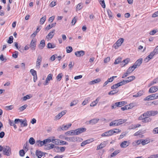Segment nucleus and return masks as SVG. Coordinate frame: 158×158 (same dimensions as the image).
<instances>
[{"instance_id": "f257e3e1", "label": "nucleus", "mask_w": 158, "mask_h": 158, "mask_svg": "<svg viewBox=\"0 0 158 158\" xmlns=\"http://www.w3.org/2000/svg\"><path fill=\"white\" fill-rule=\"evenodd\" d=\"M158 53V45L154 49V50L150 53L144 60L146 62H148L152 58L153 56Z\"/></svg>"}, {"instance_id": "f03ea898", "label": "nucleus", "mask_w": 158, "mask_h": 158, "mask_svg": "<svg viewBox=\"0 0 158 158\" xmlns=\"http://www.w3.org/2000/svg\"><path fill=\"white\" fill-rule=\"evenodd\" d=\"M86 129L85 128H80L75 130H72L71 131V135H74L80 134L85 131Z\"/></svg>"}, {"instance_id": "7ed1b4c3", "label": "nucleus", "mask_w": 158, "mask_h": 158, "mask_svg": "<svg viewBox=\"0 0 158 158\" xmlns=\"http://www.w3.org/2000/svg\"><path fill=\"white\" fill-rule=\"evenodd\" d=\"M3 154L5 155L9 156L11 154V149L8 146H4L3 150Z\"/></svg>"}, {"instance_id": "20e7f679", "label": "nucleus", "mask_w": 158, "mask_h": 158, "mask_svg": "<svg viewBox=\"0 0 158 158\" xmlns=\"http://www.w3.org/2000/svg\"><path fill=\"white\" fill-rule=\"evenodd\" d=\"M65 139L68 141L72 142H75L78 141H80L81 140H82L81 138L76 136H72L70 137H66L65 138Z\"/></svg>"}, {"instance_id": "39448f33", "label": "nucleus", "mask_w": 158, "mask_h": 158, "mask_svg": "<svg viewBox=\"0 0 158 158\" xmlns=\"http://www.w3.org/2000/svg\"><path fill=\"white\" fill-rule=\"evenodd\" d=\"M158 98V93H157L147 96L143 100L144 101L152 100Z\"/></svg>"}, {"instance_id": "423d86ee", "label": "nucleus", "mask_w": 158, "mask_h": 158, "mask_svg": "<svg viewBox=\"0 0 158 158\" xmlns=\"http://www.w3.org/2000/svg\"><path fill=\"white\" fill-rule=\"evenodd\" d=\"M42 61V57L40 55L38 56L37 61L36 63L35 68L36 69H39Z\"/></svg>"}, {"instance_id": "0eeeda50", "label": "nucleus", "mask_w": 158, "mask_h": 158, "mask_svg": "<svg viewBox=\"0 0 158 158\" xmlns=\"http://www.w3.org/2000/svg\"><path fill=\"white\" fill-rule=\"evenodd\" d=\"M124 40V39L123 38H121L118 39L114 45V48L116 49L118 47L120 46L123 42Z\"/></svg>"}, {"instance_id": "6e6552de", "label": "nucleus", "mask_w": 158, "mask_h": 158, "mask_svg": "<svg viewBox=\"0 0 158 158\" xmlns=\"http://www.w3.org/2000/svg\"><path fill=\"white\" fill-rule=\"evenodd\" d=\"M114 132H115L114 131H113L112 130H110L102 133L101 135V136L102 137L110 136L113 135L114 133Z\"/></svg>"}, {"instance_id": "1a4fd4ad", "label": "nucleus", "mask_w": 158, "mask_h": 158, "mask_svg": "<svg viewBox=\"0 0 158 158\" xmlns=\"http://www.w3.org/2000/svg\"><path fill=\"white\" fill-rule=\"evenodd\" d=\"M36 43V42L35 40L33 39L31 40L29 44V47L31 50H35Z\"/></svg>"}, {"instance_id": "9d476101", "label": "nucleus", "mask_w": 158, "mask_h": 158, "mask_svg": "<svg viewBox=\"0 0 158 158\" xmlns=\"http://www.w3.org/2000/svg\"><path fill=\"white\" fill-rule=\"evenodd\" d=\"M45 146L46 147V149L47 150H50L54 148H56L57 150H59V147L54 146V145L52 144L46 145Z\"/></svg>"}, {"instance_id": "9b49d317", "label": "nucleus", "mask_w": 158, "mask_h": 158, "mask_svg": "<svg viewBox=\"0 0 158 158\" xmlns=\"http://www.w3.org/2000/svg\"><path fill=\"white\" fill-rule=\"evenodd\" d=\"M85 54V51L83 50L77 51L75 52V55L78 57L82 56Z\"/></svg>"}, {"instance_id": "f8f14e48", "label": "nucleus", "mask_w": 158, "mask_h": 158, "mask_svg": "<svg viewBox=\"0 0 158 158\" xmlns=\"http://www.w3.org/2000/svg\"><path fill=\"white\" fill-rule=\"evenodd\" d=\"M99 120V119L98 118H94L90 120L89 121H88L87 122L88 124H91L93 125L97 123L98 121Z\"/></svg>"}, {"instance_id": "ddd939ff", "label": "nucleus", "mask_w": 158, "mask_h": 158, "mask_svg": "<svg viewBox=\"0 0 158 158\" xmlns=\"http://www.w3.org/2000/svg\"><path fill=\"white\" fill-rule=\"evenodd\" d=\"M158 90V87L157 86H153L151 87L149 90V92L153 93L155 92Z\"/></svg>"}, {"instance_id": "4468645a", "label": "nucleus", "mask_w": 158, "mask_h": 158, "mask_svg": "<svg viewBox=\"0 0 158 158\" xmlns=\"http://www.w3.org/2000/svg\"><path fill=\"white\" fill-rule=\"evenodd\" d=\"M55 31V30H53L46 36V38L48 39H52L54 35Z\"/></svg>"}, {"instance_id": "2eb2a0df", "label": "nucleus", "mask_w": 158, "mask_h": 158, "mask_svg": "<svg viewBox=\"0 0 158 158\" xmlns=\"http://www.w3.org/2000/svg\"><path fill=\"white\" fill-rule=\"evenodd\" d=\"M45 45V40H42L40 44L38 45V47L40 49H43Z\"/></svg>"}, {"instance_id": "dca6fc26", "label": "nucleus", "mask_w": 158, "mask_h": 158, "mask_svg": "<svg viewBox=\"0 0 158 158\" xmlns=\"http://www.w3.org/2000/svg\"><path fill=\"white\" fill-rule=\"evenodd\" d=\"M66 113V110H64L58 114L56 116V118L58 119H59L61 117L64 115Z\"/></svg>"}, {"instance_id": "f3484780", "label": "nucleus", "mask_w": 158, "mask_h": 158, "mask_svg": "<svg viewBox=\"0 0 158 158\" xmlns=\"http://www.w3.org/2000/svg\"><path fill=\"white\" fill-rule=\"evenodd\" d=\"M118 122L117 120H114L111 122L109 124V126L110 127H116L118 126Z\"/></svg>"}, {"instance_id": "a211bd4d", "label": "nucleus", "mask_w": 158, "mask_h": 158, "mask_svg": "<svg viewBox=\"0 0 158 158\" xmlns=\"http://www.w3.org/2000/svg\"><path fill=\"white\" fill-rule=\"evenodd\" d=\"M129 145V143L127 141H125L122 142L120 144V146L122 148H125L128 146Z\"/></svg>"}, {"instance_id": "6ab92c4d", "label": "nucleus", "mask_w": 158, "mask_h": 158, "mask_svg": "<svg viewBox=\"0 0 158 158\" xmlns=\"http://www.w3.org/2000/svg\"><path fill=\"white\" fill-rule=\"evenodd\" d=\"M106 145L105 142H104L101 143V144L98 146L97 147V150H99L104 147Z\"/></svg>"}, {"instance_id": "aec40b11", "label": "nucleus", "mask_w": 158, "mask_h": 158, "mask_svg": "<svg viewBox=\"0 0 158 158\" xmlns=\"http://www.w3.org/2000/svg\"><path fill=\"white\" fill-rule=\"evenodd\" d=\"M56 24V23H53L51 25L49 24L45 28V29L46 30H49L52 27H54L55 26Z\"/></svg>"}, {"instance_id": "412c9836", "label": "nucleus", "mask_w": 158, "mask_h": 158, "mask_svg": "<svg viewBox=\"0 0 158 158\" xmlns=\"http://www.w3.org/2000/svg\"><path fill=\"white\" fill-rule=\"evenodd\" d=\"M35 155L38 158H40L43 156V153L40 151L36 150L35 152Z\"/></svg>"}, {"instance_id": "4be33fe9", "label": "nucleus", "mask_w": 158, "mask_h": 158, "mask_svg": "<svg viewBox=\"0 0 158 158\" xmlns=\"http://www.w3.org/2000/svg\"><path fill=\"white\" fill-rule=\"evenodd\" d=\"M142 61L143 59L142 58H140L136 60L135 63V64L139 66L142 64Z\"/></svg>"}, {"instance_id": "5701e85b", "label": "nucleus", "mask_w": 158, "mask_h": 158, "mask_svg": "<svg viewBox=\"0 0 158 158\" xmlns=\"http://www.w3.org/2000/svg\"><path fill=\"white\" fill-rule=\"evenodd\" d=\"M72 124L71 123L69 124L68 125H63L62 127L61 128V129L63 130H65L68 129L69 127H70Z\"/></svg>"}, {"instance_id": "b1692460", "label": "nucleus", "mask_w": 158, "mask_h": 158, "mask_svg": "<svg viewBox=\"0 0 158 158\" xmlns=\"http://www.w3.org/2000/svg\"><path fill=\"white\" fill-rule=\"evenodd\" d=\"M101 81L100 79L98 78L96 79L93 80L91 81H90L89 83V84L90 85L94 84L95 83H97L100 82Z\"/></svg>"}, {"instance_id": "393cba45", "label": "nucleus", "mask_w": 158, "mask_h": 158, "mask_svg": "<svg viewBox=\"0 0 158 158\" xmlns=\"http://www.w3.org/2000/svg\"><path fill=\"white\" fill-rule=\"evenodd\" d=\"M118 124V126L125 123L126 121L127 120L125 119H120L117 120Z\"/></svg>"}, {"instance_id": "a878e982", "label": "nucleus", "mask_w": 158, "mask_h": 158, "mask_svg": "<svg viewBox=\"0 0 158 158\" xmlns=\"http://www.w3.org/2000/svg\"><path fill=\"white\" fill-rule=\"evenodd\" d=\"M152 119L149 117H145L144 120L143 121V123L150 122L151 121Z\"/></svg>"}, {"instance_id": "bb28decb", "label": "nucleus", "mask_w": 158, "mask_h": 158, "mask_svg": "<svg viewBox=\"0 0 158 158\" xmlns=\"http://www.w3.org/2000/svg\"><path fill=\"white\" fill-rule=\"evenodd\" d=\"M56 47V44L51 43H48L47 44V48H55Z\"/></svg>"}, {"instance_id": "cd10ccee", "label": "nucleus", "mask_w": 158, "mask_h": 158, "mask_svg": "<svg viewBox=\"0 0 158 158\" xmlns=\"http://www.w3.org/2000/svg\"><path fill=\"white\" fill-rule=\"evenodd\" d=\"M151 116H154L158 114V112L156 110H149Z\"/></svg>"}, {"instance_id": "c85d7f7f", "label": "nucleus", "mask_w": 158, "mask_h": 158, "mask_svg": "<svg viewBox=\"0 0 158 158\" xmlns=\"http://www.w3.org/2000/svg\"><path fill=\"white\" fill-rule=\"evenodd\" d=\"M119 103L118 102H115L114 104H113L111 105V108L112 109L116 108L117 107H119Z\"/></svg>"}, {"instance_id": "c756f323", "label": "nucleus", "mask_w": 158, "mask_h": 158, "mask_svg": "<svg viewBox=\"0 0 158 158\" xmlns=\"http://www.w3.org/2000/svg\"><path fill=\"white\" fill-rule=\"evenodd\" d=\"M122 60V59L121 58L118 57V58L115 60V62L114 63V64H116L119 63H120Z\"/></svg>"}, {"instance_id": "7c9ffc66", "label": "nucleus", "mask_w": 158, "mask_h": 158, "mask_svg": "<svg viewBox=\"0 0 158 158\" xmlns=\"http://www.w3.org/2000/svg\"><path fill=\"white\" fill-rule=\"evenodd\" d=\"M118 92V91L117 90H113L111 91L108 93L109 95H113L117 94Z\"/></svg>"}, {"instance_id": "2f4dec72", "label": "nucleus", "mask_w": 158, "mask_h": 158, "mask_svg": "<svg viewBox=\"0 0 158 158\" xmlns=\"http://www.w3.org/2000/svg\"><path fill=\"white\" fill-rule=\"evenodd\" d=\"M46 16L44 15V17L41 18L40 21V23L41 24H43L46 20Z\"/></svg>"}, {"instance_id": "473e14b6", "label": "nucleus", "mask_w": 158, "mask_h": 158, "mask_svg": "<svg viewBox=\"0 0 158 158\" xmlns=\"http://www.w3.org/2000/svg\"><path fill=\"white\" fill-rule=\"evenodd\" d=\"M135 78V77L134 76H131L130 77H127V80L128 81H129V82H131L134 80Z\"/></svg>"}, {"instance_id": "72a5a7b5", "label": "nucleus", "mask_w": 158, "mask_h": 158, "mask_svg": "<svg viewBox=\"0 0 158 158\" xmlns=\"http://www.w3.org/2000/svg\"><path fill=\"white\" fill-rule=\"evenodd\" d=\"M66 52L68 53H70L73 51V49L71 46H69L66 48Z\"/></svg>"}, {"instance_id": "f704fd0d", "label": "nucleus", "mask_w": 158, "mask_h": 158, "mask_svg": "<svg viewBox=\"0 0 158 158\" xmlns=\"http://www.w3.org/2000/svg\"><path fill=\"white\" fill-rule=\"evenodd\" d=\"M78 101L77 100H75L71 102L70 106H72L76 105L78 102Z\"/></svg>"}, {"instance_id": "c9c22d12", "label": "nucleus", "mask_w": 158, "mask_h": 158, "mask_svg": "<svg viewBox=\"0 0 158 158\" xmlns=\"http://www.w3.org/2000/svg\"><path fill=\"white\" fill-rule=\"evenodd\" d=\"M27 106V104H25L24 105L21 106L19 109L20 111H22L24 110Z\"/></svg>"}, {"instance_id": "e433bc0d", "label": "nucleus", "mask_w": 158, "mask_h": 158, "mask_svg": "<svg viewBox=\"0 0 158 158\" xmlns=\"http://www.w3.org/2000/svg\"><path fill=\"white\" fill-rule=\"evenodd\" d=\"M120 86L118 83L113 85L111 87V88L112 89H116L118 87Z\"/></svg>"}, {"instance_id": "4c0bfd02", "label": "nucleus", "mask_w": 158, "mask_h": 158, "mask_svg": "<svg viewBox=\"0 0 158 158\" xmlns=\"http://www.w3.org/2000/svg\"><path fill=\"white\" fill-rule=\"evenodd\" d=\"M29 143L31 145H33L35 143V140L33 137H31L30 138Z\"/></svg>"}, {"instance_id": "58836bf2", "label": "nucleus", "mask_w": 158, "mask_h": 158, "mask_svg": "<svg viewBox=\"0 0 158 158\" xmlns=\"http://www.w3.org/2000/svg\"><path fill=\"white\" fill-rule=\"evenodd\" d=\"M120 152L119 150H116L111 155V157H113L115 156L116 155L119 153Z\"/></svg>"}, {"instance_id": "ea45409f", "label": "nucleus", "mask_w": 158, "mask_h": 158, "mask_svg": "<svg viewBox=\"0 0 158 158\" xmlns=\"http://www.w3.org/2000/svg\"><path fill=\"white\" fill-rule=\"evenodd\" d=\"M99 2L102 5V7L104 8H105L106 7V5L104 0H100L99 1Z\"/></svg>"}, {"instance_id": "a19ab883", "label": "nucleus", "mask_w": 158, "mask_h": 158, "mask_svg": "<svg viewBox=\"0 0 158 158\" xmlns=\"http://www.w3.org/2000/svg\"><path fill=\"white\" fill-rule=\"evenodd\" d=\"M149 142L150 141L149 140L146 139L143 140H141V144H142V145H144L149 143Z\"/></svg>"}, {"instance_id": "79ce46f5", "label": "nucleus", "mask_w": 158, "mask_h": 158, "mask_svg": "<svg viewBox=\"0 0 158 158\" xmlns=\"http://www.w3.org/2000/svg\"><path fill=\"white\" fill-rule=\"evenodd\" d=\"M13 36H10L9 37V40L7 41V43L9 44L12 43L13 42Z\"/></svg>"}, {"instance_id": "37998d69", "label": "nucleus", "mask_w": 158, "mask_h": 158, "mask_svg": "<svg viewBox=\"0 0 158 158\" xmlns=\"http://www.w3.org/2000/svg\"><path fill=\"white\" fill-rule=\"evenodd\" d=\"M35 145H36L37 146H40V147H41L42 146H43L42 141L40 140H37L36 142Z\"/></svg>"}, {"instance_id": "c03bdc74", "label": "nucleus", "mask_w": 158, "mask_h": 158, "mask_svg": "<svg viewBox=\"0 0 158 158\" xmlns=\"http://www.w3.org/2000/svg\"><path fill=\"white\" fill-rule=\"evenodd\" d=\"M121 109L122 110L124 111L130 109V108L128 105H127L123 107H121Z\"/></svg>"}, {"instance_id": "a18cd8bd", "label": "nucleus", "mask_w": 158, "mask_h": 158, "mask_svg": "<svg viewBox=\"0 0 158 158\" xmlns=\"http://www.w3.org/2000/svg\"><path fill=\"white\" fill-rule=\"evenodd\" d=\"M145 117V116L143 114L139 117L138 119L139 120H142V122H143V121L144 120Z\"/></svg>"}, {"instance_id": "49530a36", "label": "nucleus", "mask_w": 158, "mask_h": 158, "mask_svg": "<svg viewBox=\"0 0 158 158\" xmlns=\"http://www.w3.org/2000/svg\"><path fill=\"white\" fill-rule=\"evenodd\" d=\"M153 105H158V100H155L151 103L150 104V106H152Z\"/></svg>"}, {"instance_id": "de8ad7c7", "label": "nucleus", "mask_w": 158, "mask_h": 158, "mask_svg": "<svg viewBox=\"0 0 158 158\" xmlns=\"http://www.w3.org/2000/svg\"><path fill=\"white\" fill-rule=\"evenodd\" d=\"M82 8V4L81 3H80L77 5L76 9L77 10H80Z\"/></svg>"}, {"instance_id": "09e8293b", "label": "nucleus", "mask_w": 158, "mask_h": 158, "mask_svg": "<svg viewBox=\"0 0 158 158\" xmlns=\"http://www.w3.org/2000/svg\"><path fill=\"white\" fill-rule=\"evenodd\" d=\"M19 155L21 156H24L25 153L23 150H21L19 152Z\"/></svg>"}, {"instance_id": "8fccbe9b", "label": "nucleus", "mask_w": 158, "mask_h": 158, "mask_svg": "<svg viewBox=\"0 0 158 158\" xmlns=\"http://www.w3.org/2000/svg\"><path fill=\"white\" fill-rule=\"evenodd\" d=\"M107 12L109 18H111L112 17V13L111 10H110L108 9L107 10Z\"/></svg>"}, {"instance_id": "3c124183", "label": "nucleus", "mask_w": 158, "mask_h": 158, "mask_svg": "<svg viewBox=\"0 0 158 158\" xmlns=\"http://www.w3.org/2000/svg\"><path fill=\"white\" fill-rule=\"evenodd\" d=\"M30 72L33 76H34L37 74L36 71L34 70L33 69H31L30 70Z\"/></svg>"}, {"instance_id": "603ef678", "label": "nucleus", "mask_w": 158, "mask_h": 158, "mask_svg": "<svg viewBox=\"0 0 158 158\" xmlns=\"http://www.w3.org/2000/svg\"><path fill=\"white\" fill-rule=\"evenodd\" d=\"M118 103H119V107H121L125 104H126V102L124 101H121L118 102Z\"/></svg>"}, {"instance_id": "864d4df0", "label": "nucleus", "mask_w": 158, "mask_h": 158, "mask_svg": "<svg viewBox=\"0 0 158 158\" xmlns=\"http://www.w3.org/2000/svg\"><path fill=\"white\" fill-rule=\"evenodd\" d=\"M90 98H88L85 99V100L82 103V105H85L88 102V100Z\"/></svg>"}, {"instance_id": "5fc2aeb1", "label": "nucleus", "mask_w": 158, "mask_h": 158, "mask_svg": "<svg viewBox=\"0 0 158 158\" xmlns=\"http://www.w3.org/2000/svg\"><path fill=\"white\" fill-rule=\"evenodd\" d=\"M145 117H150V112L149 111H147L143 113Z\"/></svg>"}, {"instance_id": "6e6d98bb", "label": "nucleus", "mask_w": 158, "mask_h": 158, "mask_svg": "<svg viewBox=\"0 0 158 158\" xmlns=\"http://www.w3.org/2000/svg\"><path fill=\"white\" fill-rule=\"evenodd\" d=\"M30 97L28 95H27L26 96H24L23 98V100L24 101H26L27 99H29L30 98Z\"/></svg>"}, {"instance_id": "4d7b16f0", "label": "nucleus", "mask_w": 158, "mask_h": 158, "mask_svg": "<svg viewBox=\"0 0 158 158\" xmlns=\"http://www.w3.org/2000/svg\"><path fill=\"white\" fill-rule=\"evenodd\" d=\"M62 73H59L57 76V80L60 81V80L61 79V78H62Z\"/></svg>"}, {"instance_id": "13d9d810", "label": "nucleus", "mask_w": 158, "mask_h": 158, "mask_svg": "<svg viewBox=\"0 0 158 158\" xmlns=\"http://www.w3.org/2000/svg\"><path fill=\"white\" fill-rule=\"evenodd\" d=\"M15 53L14 54H13L12 57L15 58H17L18 55V52L17 51H15Z\"/></svg>"}, {"instance_id": "bf43d9fd", "label": "nucleus", "mask_w": 158, "mask_h": 158, "mask_svg": "<svg viewBox=\"0 0 158 158\" xmlns=\"http://www.w3.org/2000/svg\"><path fill=\"white\" fill-rule=\"evenodd\" d=\"M153 133L154 134H158V127L154 128L153 131Z\"/></svg>"}, {"instance_id": "052dcab7", "label": "nucleus", "mask_w": 158, "mask_h": 158, "mask_svg": "<svg viewBox=\"0 0 158 158\" xmlns=\"http://www.w3.org/2000/svg\"><path fill=\"white\" fill-rule=\"evenodd\" d=\"M77 20V19L75 17H74L72 20L71 23L72 25H74L76 23Z\"/></svg>"}, {"instance_id": "680f3d73", "label": "nucleus", "mask_w": 158, "mask_h": 158, "mask_svg": "<svg viewBox=\"0 0 158 158\" xmlns=\"http://www.w3.org/2000/svg\"><path fill=\"white\" fill-rule=\"evenodd\" d=\"M52 74H49L47 78H46L47 80H48L49 81L50 80H52Z\"/></svg>"}, {"instance_id": "e2e57ef3", "label": "nucleus", "mask_w": 158, "mask_h": 158, "mask_svg": "<svg viewBox=\"0 0 158 158\" xmlns=\"http://www.w3.org/2000/svg\"><path fill=\"white\" fill-rule=\"evenodd\" d=\"M134 70L133 69L131 68V67H130L127 70V73H128L129 74L131 73Z\"/></svg>"}, {"instance_id": "0e129e2a", "label": "nucleus", "mask_w": 158, "mask_h": 158, "mask_svg": "<svg viewBox=\"0 0 158 158\" xmlns=\"http://www.w3.org/2000/svg\"><path fill=\"white\" fill-rule=\"evenodd\" d=\"M130 61V59L129 58H127L123 60L125 64H127Z\"/></svg>"}, {"instance_id": "69168bd1", "label": "nucleus", "mask_w": 158, "mask_h": 158, "mask_svg": "<svg viewBox=\"0 0 158 158\" xmlns=\"http://www.w3.org/2000/svg\"><path fill=\"white\" fill-rule=\"evenodd\" d=\"M12 106H6L5 107V109L6 110H11L12 109L13 107H12Z\"/></svg>"}, {"instance_id": "338daca9", "label": "nucleus", "mask_w": 158, "mask_h": 158, "mask_svg": "<svg viewBox=\"0 0 158 158\" xmlns=\"http://www.w3.org/2000/svg\"><path fill=\"white\" fill-rule=\"evenodd\" d=\"M60 140L59 139H55L54 142H53V143H55L56 144H59Z\"/></svg>"}, {"instance_id": "774afa93", "label": "nucleus", "mask_w": 158, "mask_h": 158, "mask_svg": "<svg viewBox=\"0 0 158 158\" xmlns=\"http://www.w3.org/2000/svg\"><path fill=\"white\" fill-rule=\"evenodd\" d=\"M158 16V11L152 14V17L153 18Z\"/></svg>"}]
</instances>
